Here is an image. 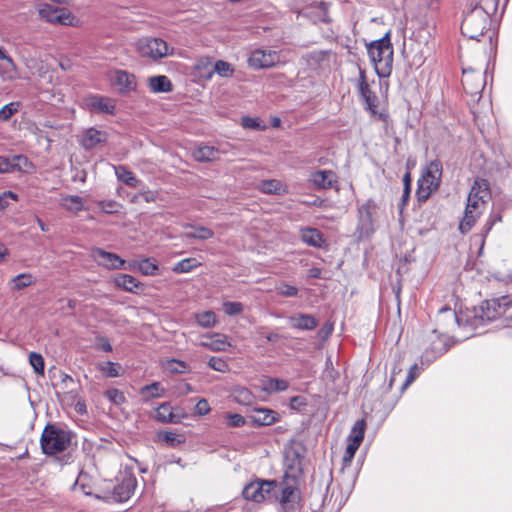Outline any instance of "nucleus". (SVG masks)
Returning <instances> with one entry per match:
<instances>
[{
    "label": "nucleus",
    "instance_id": "obj_30",
    "mask_svg": "<svg viewBox=\"0 0 512 512\" xmlns=\"http://www.w3.org/2000/svg\"><path fill=\"white\" fill-rule=\"evenodd\" d=\"M164 392L165 390L159 382H153L140 389V396L144 402H148L151 399L162 397Z\"/></svg>",
    "mask_w": 512,
    "mask_h": 512
},
{
    "label": "nucleus",
    "instance_id": "obj_60",
    "mask_svg": "<svg viewBox=\"0 0 512 512\" xmlns=\"http://www.w3.org/2000/svg\"><path fill=\"white\" fill-rule=\"evenodd\" d=\"M417 370L418 366L417 364H414L410 367L406 380L402 385V389H406L417 377Z\"/></svg>",
    "mask_w": 512,
    "mask_h": 512
},
{
    "label": "nucleus",
    "instance_id": "obj_2",
    "mask_svg": "<svg viewBox=\"0 0 512 512\" xmlns=\"http://www.w3.org/2000/svg\"><path fill=\"white\" fill-rule=\"evenodd\" d=\"M367 50L377 75L380 78L390 76L393 67V47L390 41V32H387L381 39L368 44Z\"/></svg>",
    "mask_w": 512,
    "mask_h": 512
},
{
    "label": "nucleus",
    "instance_id": "obj_45",
    "mask_svg": "<svg viewBox=\"0 0 512 512\" xmlns=\"http://www.w3.org/2000/svg\"><path fill=\"white\" fill-rule=\"evenodd\" d=\"M12 282L14 283L15 290H22V289L32 285L34 280H33V277L31 274L22 273V274L15 276L12 279Z\"/></svg>",
    "mask_w": 512,
    "mask_h": 512
},
{
    "label": "nucleus",
    "instance_id": "obj_57",
    "mask_svg": "<svg viewBox=\"0 0 512 512\" xmlns=\"http://www.w3.org/2000/svg\"><path fill=\"white\" fill-rule=\"evenodd\" d=\"M210 412V406L206 399H200L194 408V413L199 416L207 415Z\"/></svg>",
    "mask_w": 512,
    "mask_h": 512
},
{
    "label": "nucleus",
    "instance_id": "obj_27",
    "mask_svg": "<svg viewBox=\"0 0 512 512\" xmlns=\"http://www.w3.org/2000/svg\"><path fill=\"white\" fill-rule=\"evenodd\" d=\"M301 239L309 246L320 248L324 243L322 233L315 228H305L301 231Z\"/></svg>",
    "mask_w": 512,
    "mask_h": 512
},
{
    "label": "nucleus",
    "instance_id": "obj_33",
    "mask_svg": "<svg viewBox=\"0 0 512 512\" xmlns=\"http://www.w3.org/2000/svg\"><path fill=\"white\" fill-rule=\"evenodd\" d=\"M115 173L119 181L130 187H136L139 183V180L135 177L134 173L124 166L120 165L115 167Z\"/></svg>",
    "mask_w": 512,
    "mask_h": 512
},
{
    "label": "nucleus",
    "instance_id": "obj_44",
    "mask_svg": "<svg viewBox=\"0 0 512 512\" xmlns=\"http://www.w3.org/2000/svg\"><path fill=\"white\" fill-rule=\"evenodd\" d=\"M214 236V232L207 227H196L194 232L185 233V238H194L200 240H207Z\"/></svg>",
    "mask_w": 512,
    "mask_h": 512
},
{
    "label": "nucleus",
    "instance_id": "obj_31",
    "mask_svg": "<svg viewBox=\"0 0 512 512\" xmlns=\"http://www.w3.org/2000/svg\"><path fill=\"white\" fill-rule=\"evenodd\" d=\"M289 387L288 381L279 378H266L263 380V391L277 393L286 391Z\"/></svg>",
    "mask_w": 512,
    "mask_h": 512
},
{
    "label": "nucleus",
    "instance_id": "obj_47",
    "mask_svg": "<svg viewBox=\"0 0 512 512\" xmlns=\"http://www.w3.org/2000/svg\"><path fill=\"white\" fill-rule=\"evenodd\" d=\"M19 102H11L0 109V121H8L19 109Z\"/></svg>",
    "mask_w": 512,
    "mask_h": 512
},
{
    "label": "nucleus",
    "instance_id": "obj_51",
    "mask_svg": "<svg viewBox=\"0 0 512 512\" xmlns=\"http://www.w3.org/2000/svg\"><path fill=\"white\" fill-rule=\"evenodd\" d=\"M277 294L283 296V297H296L298 296V288L289 285L286 283H282L279 286L276 287Z\"/></svg>",
    "mask_w": 512,
    "mask_h": 512
},
{
    "label": "nucleus",
    "instance_id": "obj_7",
    "mask_svg": "<svg viewBox=\"0 0 512 512\" xmlns=\"http://www.w3.org/2000/svg\"><path fill=\"white\" fill-rule=\"evenodd\" d=\"M376 209L377 206L372 200H367L359 206L357 225L359 238H367L373 233V214L376 212Z\"/></svg>",
    "mask_w": 512,
    "mask_h": 512
},
{
    "label": "nucleus",
    "instance_id": "obj_53",
    "mask_svg": "<svg viewBox=\"0 0 512 512\" xmlns=\"http://www.w3.org/2000/svg\"><path fill=\"white\" fill-rule=\"evenodd\" d=\"M98 207L107 214L117 213L120 207V204L114 200H103L98 202Z\"/></svg>",
    "mask_w": 512,
    "mask_h": 512
},
{
    "label": "nucleus",
    "instance_id": "obj_36",
    "mask_svg": "<svg viewBox=\"0 0 512 512\" xmlns=\"http://www.w3.org/2000/svg\"><path fill=\"white\" fill-rule=\"evenodd\" d=\"M479 215L480 214H476V212L474 210H471L470 208L465 209L464 217L459 225V230L461 231L462 234H466L471 230V228L475 224L476 218Z\"/></svg>",
    "mask_w": 512,
    "mask_h": 512
},
{
    "label": "nucleus",
    "instance_id": "obj_41",
    "mask_svg": "<svg viewBox=\"0 0 512 512\" xmlns=\"http://www.w3.org/2000/svg\"><path fill=\"white\" fill-rule=\"evenodd\" d=\"M198 265H200V263L197 261V259L186 258L176 263V265L173 268V271L175 273H188Z\"/></svg>",
    "mask_w": 512,
    "mask_h": 512
},
{
    "label": "nucleus",
    "instance_id": "obj_56",
    "mask_svg": "<svg viewBox=\"0 0 512 512\" xmlns=\"http://www.w3.org/2000/svg\"><path fill=\"white\" fill-rule=\"evenodd\" d=\"M9 199L18 201V195L12 191H4L0 194V211L5 210L9 206Z\"/></svg>",
    "mask_w": 512,
    "mask_h": 512
},
{
    "label": "nucleus",
    "instance_id": "obj_55",
    "mask_svg": "<svg viewBox=\"0 0 512 512\" xmlns=\"http://www.w3.org/2000/svg\"><path fill=\"white\" fill-rule=\"evenodd\" d=\"M101 371L107 376V377H118L119 376V366L113 362H106L101 366Z\"/></svg>",
    "mask_w": 512,
    "mask_h": 512
},
{
    "label": "nucleus",
    "instance_id": "obj_10",
    "mask_svg": "<svg viewBox=\"0 0 512 512\" xmlns=\"http://www.w3.org/2000/svg\"><path fill=\"white\" fill-rule=\"evenodd\" d=\"M462 85L467 94L472 97L477 96L479 99L485 87V77L482 73L475 72L473 69H464Z\"/></svg>",
    "mask_w": 512,
    "mask_h": 512
},
{
    "label": "nucleus",
    "instance_id": "obj_54",
    "mask_svg": "<svg viewBox=\"0 0 512 512\" xmlns=\"http://www.w3.org/2000/svg\"><path fill=\"white\" fill-rule=\"evenodd\" d=\"M208 366L218 372H225L228 369L226 361L219 357H211L208 361Z\"/></svg>",
    "mask_w": 512,
    "mask_h": 512
},
{
    "label": "nucleus",
    "instance_id": "obj_26",
    "mask_svg": "<svg viewBox=\"0 0 512 512\" xmlns=\"http://www.w3.org/2000/svg\"><path fill=\"white\" fill-rule=\"evenodd\" d=\"M149 87L154 93H167L173 90L172 82L165 75H157L149 78Z\"/></svg>",
    "mask_w": 512,
    "mask_h": 512
},
{
    "label": "nucleus",
    "instance_id": "obj_39",
    "mask_svg": "<svg viewBox=\"0 0 512 512\" xmlns=\"http://www.w3.org/2000/svg\"><path fill=\"white\" fill-rule=\"evenodd\" d=\"M158 436L161 441L165 442L171 447H177L185 442L183 435H179L170 431L160 432Z\"/></svg>",
    "mask_w": 512,
    "mask_h": 512
},
{
    "label": "nucleus",
    "instance_id": "obj_8",
    "mask_svg": "<svg viewBox=\"0 0 512 512\" xmlns=\"http://www.w3.org/2000/svg\"><path fill=\"white\" fill-rule=\"evenodd\" d=\"M489 195V184L484 179H477L471 187L467 199L466 208L474 210L476 214H481L480 208L485 204V198Z\"/></svg>",
    "mask_w": 512,
    "mask_h": 512
},
{
    "label": "nucleus",
    "instance_id": "obj_29",
    "mask_svg": "<svg viewBox=\"0 0 512 512\" xmlns=\"http://www.w3.org/2000/svg\"><path fill=\"white\" fill-rule=\"evenodd\" d=\"M242 495L246 500L254 502H261L264 500L263 487L259 484V481H254L247 484L242 491Z\"/></svg>",
    "mask_w": 512,
    "mask_h": 512
},
{
    "label": "nucleus",
    "instance_id": "obj_50",
    "mask_svg": "<svg viewBox=\"0 0 512 512\" xmlns=\"http://www.w3.org/2000/svg\"><path fill=\"white\" fill-rule=\"evenodd\" d=\"M106 397L114 404L121 405L126 401L124 393L116 388L108 389L105 392Z\"/></svg>",
    "mask_w": 512,
    "mask_h": 512
},
{
    "label": "nucleus",
    "instance_id": "obj_14",
    "mask_svg": "<svg viewBox=\"0 0 512 512\" xmlns=\"http://www.w3.org/2000/svg\"><path fill=\"white\" fill-rule=\"evenodd\" d=\"M137 486L136 478L131 474H125L121 481L114 487L113 498L118 502L130 499Z\"/></svg>",
    "mask_w": 512,
    "mask_h": 512
},
{
    "label": "nucleus",
    "instance_id": "obj_63",
    "mask_svg": "<svg viewBox=\"0 0 512 512\" xmlns=\"http://www.w3.org/2000/svg\"><path fill=\"white\" fill-rule=\"evenodd\" d=\"M259 484L263 487V496L264 499L267 495L270 494V492L274 489L276 486L275 481L265 480V481H259Z\"/></svg>",
    "mask_w": 512,
    "mask_h": 512
},
{
    "label": "nucleus",
    "instance_id": "obj_21",
    "mask_svg": "<svg viewBox=\"0 0 512 512\" xmlns=\"http://www.w3.org/2000/svg\"><path fill=\"white\" fill-rule=\"evenodd\" d=\"M203 341L200 342L202 347L211 351H223L227 343V336L221 333H213L203 335Z\"/></svg>",
    "mask_w": 512,
    "mask_h": 512
},
{
    "label": "nucleus",
    "instance_id": "obj_64",
    "mask_svg": "<svg viewBox=\"0 0 512 512\" xmlns=\"http://www.w3.org/2000/svg\"><path fill=\"white\" fill-rule=\"evenodd\" d=\"M306 405L305 398L302 396H294L290 400V406L293 409H300L301 407Z\"/></svg>",
    "mask_w": 512,
    "mask_h": 512
},
{
    "label": "nucleus",
    "instance_id": "obj_40",
    "mask_svg": "<svg viewBox=\"0 0 512 512\" xmlns=\"http://www.w3.org/2000/svg\"><path fill=\"white\" fill-rule=\"evenodd\" d=\"M11 164L13 165V171H24V172H30L33 168L32 162L24 155H14Z\"/></svg>",
    "mask_w": 512,
    "mask_h": 512
},
{
    "label": "nucleus",
    "instance_id": "obj_22",
    "mask_svg": "<svg viewBox=\"0 0 512 512\" xmlns=\"http://www.w3.org/2000/svg\"><path fill=\"white\" fill-rule=\"evenodd\" d=\"M107 134L104 131L97 130L95 128L88 129L81 140V145L85 149H92L96 147L98 144L106 142Z\"/></svg>",
    "mask_w": 512,
    "mask_h": 512
},
{
    "label": "nucleus",
    "instance_id": "obj_19",
    "mask_svg": "<svg viewBox=\"0 0 512 512\" xmlns=\"http://www.w3.org/2000/svg\"><path fill=\"white\" fill-rule=\"evenodd\" d=\"M250 419L254 425L269 426L279 420V414L272 409L257 408L250 416Z\"/></svg>",
    "mask_w": 512,
    "mask_h": 512
},
{
    "label": "nucleus",
    "instance_id": "obj_3",
    "mask_svg": "<svg viewBox=\"0 0 512 512\" xmlns=\"http://www.w3.org/2000/svg\"><path fill=\"white\" fill-rule=\"evenodd\" d=\"M491 18L482 8H472L464 17L461 24L462 34L472 40L479 38L489 29Z\"/></svg>",
    "mask_w": 512,
    "mask_h": 512
},
{
    "label": "nucleus",
    "instance_id": "obj_12",
    "mask_svg": "<svg viewBox=\"0 0 512 512\" xmlns=\"http://www.w3.org/2000/svg\"><path fill=\"white\" fill-rule=\"evenodd\" d=\"M501 303L500 299H491L484 301L477 312V317H479L483 321H493L498 316H501L505 313L504 306L508 305L506 299L503 298Z\"/></svg>",
    "mask_w": 512,
    "mask_h": 512
},
{
    "label": "nucleus",
    "instance_id": "obj_28",
    "mask_svg": "<svg viewBox=\"0 0 512 512\" xmlns=\"http://www.w3.org/2000/svg\"><path fill=\"white\" fill-rule=\"evenodd\" d=\"M193 157L198 162H210L219 158V151L213 146H200L193 152Z\"/></svg>",
    "mask_w": 512,
    "mask_h": 512
},
{
    "label": "nucleus",
    "instance_id": "obj_24",
    "mask_svg": "<svg viewBox=\"0 0 512 512\" xmlns=\"http://www.w3.org/2000/svg\"><path fill=\"white\" fill-rule=\"evenodd\" d=\"M442 176V163L440 160L431 161L422 178L425 179L426 182H430V185L434 187H439Z\"/></svg>",
    "mask_w": 512,
    "mask_h": 512
},
{
    "label": "nucleus",
    "instance_id": "obj_48",
    "mask_svg": "<svg viewBox=\"0 0 512 512\" xmlns=\"http://www.w3.org/2000/svg\"><path fill=\"white\" fill-rule=\"evenodd\" d=\"M253 399V394L247 388H240L235 391V400L240 404L250 405Z\"/></svg>",
    "mask_w": 512,
    "mask_h": 512
},
{
    "label": "nucleus",
    "instance_id": "obj_43",
    "mask_svg": "<svg viewBox=\"0 0 512 512\" xmlns=\"http://www.w3.org/2000/svg\"><path fill=\"white\" fill-rule=\"evenodd\" d=\"M260 189L267 194H279L282 190V184L275 179L264 180L261 182Z\"/></svg>",
    "mask_w": 512,
    "mask_h": 512
},
{
    "label": "nucleus",
    "instance_id": "obj_61",
    "mask_svg": "<svg viewBox=\"0 0 512 512\" xmlns=\"http://www.w3.org/2000/svg\"><path fill=\"white\" fill-rule=\"evenodd\" d=\"M358 448L359 447L349 443L346 447L345 454L343 456V461L345 463L351 462Z\"/></svg>",
    "mask_w": 512,
    "mask_h": 512
},
{
    "label": "nucleus",
    "instance_id": "obj_6",
    "mask_svg": "<svg viewBox=\"0 0 512 512\" xmlns=\"http://www.w3.org/2000/svg\"><path fill=\"white\" fill-rule=\"evenodd\" d=\"M137 51L142 57L154 60L161 59L169 54L168 44L160 38H143L137 42Z\"/></svg>",
    "mask_w": 512,
    "mask_h": 512
},
{
    "label": "nucleus",
    "instance_id": "obj_17",
    "mask_svg": "<svg viewBox=\"0 0 512 512\" xmlns=\"http://www.w3.org/2000/svg\"><path fill=\"white\" fill-rule=\"evenodd\" d=\"M288 323L291 328L306 331L314 330L319 324L318 320L313 315L304 313H298L290 316L288 318Z\"/></svg>",
    "mask_w": 512,
    "mask_h": 512
},
{
    "label": "nucleus",
    "instance_id": "obj_58",
    "mask_svg": "<svg viewBox=\"0 0 512 512\" xmlns=\"http://www.w3.org/2000/svg\"><path fill=\"white\" fill-rule=\"evenodd\" d=\"M228 422L227 424L230 427H241L245 425L246 421L245 418L240 414H228L227 415Z\"/></svg>",
    "mask_w": 512,
    "mask_h": 512
},
{
    "label": "nucleus",
    "instance_id": "obj_32",
    "mask_svg": "<svg viewBox=\"0 0 512 512\" xmlns=\"http://www.w3.org/2000/svg\"><path fill=\"white\" fill-rule=\"evenodd\" d=\"M366 428V422L364 419L357 420L352 428L351 434L349 435L350 443L359 447L364 439V433Z\"/></svg>",
    "mask_w": 512,
    "mask_h": 512
},
{
    "label": "nucleus",
    "instance_id": "obj_1",
    "mask_svg": "<svg viewBox=\"0 0 512 512\" xmlns=\"http://www.w3.org/2000/svg\"><path fill=\"white\" fill-rule=\"evenodd\" d=\"M76 435L66 428L56 423H48L41 434L40 447L42 453L46 456H57V462L61 465H68L74 461L73 440Z\"/></svg>",
    "mask_w": 512,
    "mask_h": 512
},
{
    "label": "nucleus",
    "instance_id": "obj_13",
    "mask_svg": "<svg viewBox=\"0 0 512 512\" xmlns=\"http://www.w3.org/2000/svg\"><path fill=\"white\" fill-rule=\"evenodd\" d=\"M278 55L275 51H264L257 49L248 58V65L253 69H264L275 65Z\"/></svg>",
    "mask_w": 512,
    "mask_h": 512
},
{
    "label": "nucleus",
    "instance_id": "obj_18",
    "mask_svg": "<svg viewBox=\"0 0 512 512\" xmlns=\"http://www.w3.org/2000/svg\"><path fill=\"white\" fill-rule=\"evenodd\" d=\"M358 90L361 97L364 99L365 103L370 109L375 108L377 106V96L370 89V86L366 78V72L361 67H359Z\"/></svg>",
    "mask_w": 512,
    "mask_h": 512
},
{
    "label": "nucleus",
    "instance_id": "obj_42",
    "mask_svg": "<svg viewBox=\"0 0 512 512\" xmlns=\"http://www.w3.org/2000/svg\"><path fill=\"white\" fill-rule=\"evenodd\" d=\"M29 363L33 367L34 372L37 375H44L45 363L44 358L41 354L36 352H31L29 354Z\"/></svg>",
    "mask_w": 512,
    "mask_h": 512
},
{
    "label": "nucleus",
    "instance_id": "obj_11",
    "mask_svg": "<svg viewBox=\"0 0 512 512\" xmlns=\"http://www.w3.org/2000/svg\"><path fill=\"white\" fill-rule=\"evenodd\" d=\"M91 257L98 265L110 270L121 269L125 265V260H123L119 255L105 251L102 248L92 249Z\"/></svg>",
    "mask_w": 512,
    "mask_h": 512
},
{
    "label": "nucleus",
    "instance_id": "obj_16",
    "mask_svg": "<svg viewBox=\"0 0 512 512\" xmlns=\"http://www.w3.org/2000/svg\"><path fill=\"white\" fill-rule=\"evenodd\" d=\"M111 81L113 85L119 88L121 93H127L136 88L135 76L124 70L115 71Z\"/></svg>",
    "mask_w": 512,
    "mask_h": 512
},
{
    "label": "nucleus",
    "instance_id": "obj_46",
    "mask_svg": "<svg viewBox=\"0 0 512 512\" xmlns=\"http://www.w3.org/2000/svg\"><path fill=\"white\" fill-rule=\"evenodd\" d=\"M213 71L221 77H230L234 72V68L230 63L224 60H218L214 64Z\"/></svg>",
    "mask_w": 512,
    "mask_h": 512
},
{
    "label": "nucleus",
    "instance_id": "obj_20",
    "mask_svg": "<svg viewBox=\"0 0 512 512\" xmlns=\"http://www.w3.org/2000/svg\"><path fill=\"white\" fill-rule=\"evenodd\" d=\"M311 181L318 189H328L336 182V175L331 170H318L311 174Z\"/></svg>",
    "mask_w": 512,
    "mask_h": 512
},
{
    "label": "nucleus",
    "instance_id": "obj_37",
    "mask_svg": "<svg viewBox=\"0 0 512 512\" xmlns=\"http://www.w3.org/2000/svg\"><path fill=\"white\" fill-rule=\"evenodd\" d=\"M61 205L72 212H79L83 209V200L80 196L68 195L62 198Z\"/></svg>",
    "mask_w": 512,
    "mask_h": 512
},
{
    "label": "nucleus",
    "instance_id": "obj_5",
    "mask_svg": "<svg viewBox=\"0 0 512 512\" xmlns=\"http://www.w3.org/2000/svg\"><path fill=\"white\" fill-rule=\"evenodd\" d=\"M298 483L299 481L283 480L280 496H277L280 503L279 512H296L298 510L300 501Z\"/></svg>",
    "mask_w": 512,
    "mask_h": 512
},
{
    "label": "nucleus",
    "instance_id": "obj_23",
    "mask_svg": "<svg viewBox=\"0 0 512 512\" xmlns=\"http://www.w3.org/2000/svg\"><path fill=\"white\" fill-rule=\"evenodd\" d=\"M114 283L118 288L127 292L138 293V289H143V284L135 277L129 274H120L114 278Z\"/></svg>",
    "mask_w": 512,
    "mask_h": 512
},
{
    "label": "nucleus",
    "instance_id": "obj_25",
    "mask_svg": "<svg viewBox=\"0 0 512 512\" xmlns=\"http://www.w3.org/2000/svg\"><path fill=\"white\" fill-rule=\"evenodd\" d=\"M90 107L95 111L106 113V114H114L115 112V104L114 101L107 97L102 96H93L90 99L89 103Z\"/></svg>",
    "mask_w": 512,
    "mask_h": 512
},
{
    "label": "nucleus",
    "instance_id": "obj_62",
    "mask_svg": "<svg viewBox=\"0 0 512 512\" xmlns=\"http://www.w3.org/2000/svg\"><path fill=\"white\" fill-rule=\"evenodd\" d=\"M13 171L11 160L7 157L0 156V173H9Z\"/></svg>",
    "mask_w": 512,
    "mask_h": 512
},
{
    "label": "nucleus",
    "instance_id": "obj_49",
    "mask_svg": "<svg viewBox=\"0 0 512 512\" xmlns=\"http://www.w3.org/2000/svg\"><path fill=\"white\" fill-rule=\"evenodd\" d=\"M499 0H478L476 8H482L491 17L497 11Z\"/></svg>",
    "mask_w": 512,
    "mask_h": 512
},
{
    "label": "nucleus",
    "instance_id": "obj_4",
    "mask_svg": "<svg viewBox=\"0 0 512 512\" xmlns=\"http://www.w3.org/2000/svg\"><path fill=\"white\" fill-rule=\"evenodd\" d=\"M305 447L293 441L284 450V479L295 482L303 476Z\"/></svg>",
    "mask_w": 512,
    "mask_h": 512
},
{
    "label": "nucleus",
    "instance_id": "obj_38",
    "mask_svg": "<svg viewBox=\"0 0 512 512\" xmlns=\"http://www.w3.org/2000/svg\"><path fill=\"white\" fill-rule=\"evenodd\" d=\"M195 318L197 324L203 328H212L216 324V315L211 310L197 313Z\"/></svg>",
    "mask_w": 512,
    "mask_h": 512
},
{
    "label": "nucleus",
    "instance_id": "obj_34",
    "mask_svg": "<svg viewBox=\"0 0 512 512\" xmlns=\"http://www.w3.org/2000/svg\"><path fill=\"white\" fill-rule=\"evenodd\" d=\"M136 265L143 275L153 276L156 275L159 271L158 264L151 258H145L139 262H136L134 266Z\"/></svg>",
    "mask_w": 512,
    "mask_h": 512
},
{
    "label": "nucleus",
    "instance_id": "obj_35",
    "mask_svg": "<svg viewBox=\"0 0 512 512\" xmlns=\"http://www.w3.org/2000/svg\"><path fill=\"white\" fill-rule=\"evenodd\" d=\"M438 187H434L430 185V182H426L425 179L421 178L418 180V188L416 191V196L419 202H425L429 199L432 192L437 190Z\"/></svg>",
    "mask_w": 512,
    "mask_h": 512
},
{
    "label": "nucleus",
    "instance_id": "obj_9",
    "mask_svg": "<svg viewBox=\"0 0 512 512\" xmlns=\"http://www.w3.org/2000/svg\"><path fill=\"white\" fill-rule=\"evenodd\" d=\"M40 18L50 23L62 25L71 24L72 14L65 8H58L48 3L40 4L38 7Z\"/></svg>",
    "mask_w": 512,
    "mask_h": 512
},
{
    "label": "nucleus",
    "instance_id": "obj_59",
    "mask_svg": "<svg viewBox=\"0 0 512 512\" xmlns=\"http://www.w3.org/2000/svg\"><path fill=\"white\" fill-rule=\"evenodd\" d=\"M242 126L247 129H255V130H258L261 128L258 119L252 118L249 116H244L242 118Z\"/></svg>",
    "mask_w": 512,
    "mask_h": 512
},
{
    "label": "nucleus",
    "instance_id": "obj_15",
    "mask_svg": "<svg viewBox=\"0 0 512 512\" xmlns=\"http://www.w3.org/2000/svg\"><path fill=\"white\" fill-rule=\"evenodd\" d=\"M186 417V413H174V407L170 402H163L156 409L155 418L161 423L178 424Z\"/></svg>",
    "mask_w": 512,
    "mask_h": 512
},
{
    "label": "nucleus",
    "instance_id": "obj_52",
    "mask_svg": "<svg viewBox=\"0 0 512 512\" xmlns=\"http://www.w3.org/2000/svg\"><path fill=\"white\" fill-rule=\"evenodd\" d=\"M223 310L229 316H235L243 311V305L240 302L227 301L223 303Z\"/></svg>",
    "mask_w": 512,
    "mask_h": 512
}]
</instances>
